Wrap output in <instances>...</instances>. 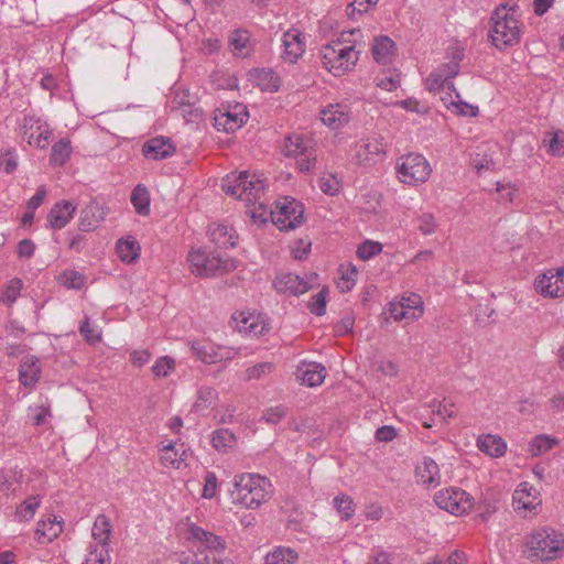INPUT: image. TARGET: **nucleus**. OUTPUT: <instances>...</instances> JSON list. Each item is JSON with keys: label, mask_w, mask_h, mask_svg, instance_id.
I'll return each instance as SVG.
<instances>
[{"label": "nucleus", "mask_w": 564, "mask_h": 564, "mask_svg": "<svg viewBox=\"0 0 564 564\" xmlns=\"http://www.w3.org/2000/svg\"><path fill=\"white\" fill-rule=\"evenodd\" d=\"M110 533L111 524L109 519L104 514H99L96 518L91 529V536L95 544H90L89 546H104L108 549Z\"/></svg>", "instance_id": "obj_34"}, {"label": "nucleus", "mask_w": 564, "mask_h": 564, "mask_svg": "<svg viewBox=\"0 0 564 564\" xmlns=\"http://www.w3.org/2000/svg\"><path fill=\"white\" fill-rule=\"evenodd\" d=\"M186 534L191 542L199 543L210 552H223L226 547V542L221 536L206 531L193 522L187 524Z\"/></svg>", "instance_id": "obj_18"}, {"label": "nucleus", "mask_w": 564, "mask_h": 564, "mask_svg": "<svg viewBox=\"0 0 564 564\" xmlns=\"http://www.w3.org/2000/svg\"><path fill=\"white\" fill-rule=\"evenodd\" d=\"M528 557L541 561H554L564 554V539L553 529L534 531L525 542Z\"/></svg>", "instance_id": "obj_4"}, {"label": "nucleus", "mask_w": 564, "mask_h": 564, "mask_svg": "<svg viewBox=\"0 0 564 564\" xmlns=\"http://www.w3.org/2000/svg\"><path fill=\"white\" fill-rule=\"evenodd\" d=\"M400 160L401 163L397 164V171L402 183L416 185L427 181L432 169L423 155L410 153Z\"/></svg>", "instance_id": "obj_9"}, {"label": "nucleus", "mask_w": 564, "mask_h": 564, "mask_svg": "<svg viewBox=\"0 0 564 564\" xmlns=\"http://www.w3.org/2000/svg\"><path fill=\"white\" fill-rule=\"evenodd\" d=\"M304 35L299 30H289L282 37V58L288 63H296L305 51Z\"/></svg>", "instance_id": "obj_19"}, {"label": "nucleus", "mask_w": 564, "mask_h": 564, "mask_svg": "<svg viewBox=\"0 0 564 564\" xmlns=\"http://www.w3.org/2000/svg\"><path fill=\"white\" fill-rule=\"evenodd\" d=\"M549 140L544 139V142H547L549 152L553 155H561L564 153V139L560 138V132H547Z\"/></svg>", "instance_id": "obj_61"}, {"label": "nucleus", "mask_w": 564, "mask_h": 564, "mask_svg": "<svg viewBox=\"0 0 564 564\" xmlns=\"http://www.w3.org/2000/svg\"><path fill=\"white\" fill-rule=\"evenodd\" d=\"M221 187L226 194L243 200L247 206L258 204L260 208L263 207L261 198L264 194L265 178L261 175L247 171L231 173L223 180Z\"/></svg>", "instance_id": "obj_2"}, {"label": "nucleus", "mask_w": 564, "mask_h": 564, "mask_svg": "<svg viewBox=\"0 0 564 564\" xmlns=\"http://www.w3.org/2000/svg\"><path fill=\"white\" fill-rule=\"evenodd\" d=\"M274 370V365L272 362H260L254 366L249 367L245 372L246 380H259L267 375H270Z\"/></svg>", "instance_id": "obj_52"}, {"label": "nucleus", "mask_w": 564, "mask_h": 564, "mask_svg": "<svg viewBox=\"0 0 564 564\" xmlns=\"http://www.w3.org/2000/svg\"><path fill=\"white\" fill-rule=\"evenodd\" d=\"M218 480L215 473L208 471L204 478L202 496L205 499H213L217 495Z\"/></svg>", "instance_id": "obj_58"}, {"label": "nucleus", "mask_w": 564, "mask_h": 564, "mask_svg": "<svg viewBox=\"0 0 564 564\" xmlns=\"http://www.w3.org/2000/svg\"><path fill=\"white\" fill-rule=\"evenodd\" d=\"M72 154V144L69 139L64 138L58 142L54 143L52 147V152L50 155V163L54 166L64 165Z\"/></svg>", "instance_id": "obj_41"}, {"label": "nucleus", "mask_w": 564, "mask_h": 564, "mask_svg": "<svg viewBox=\"0 0 564 564\" xmlns=\"http://www.w3.org/2000/svg\"><path fill=\"white\" fill-rule=\"evenodd\" d=\"M337 512L341 516V519L347 521L355 513V503L352 499L347 495L336 496L333 500Z\"/></svg>", "instance_id": "obj_48"}, {"label": "nucleus", "mask_w": 564, "mask_h": 564, "mask_svg": "<svg viewBox=\"0 0 564 564\" xmlns=\"http://www.w3.org/2000/svg\"><path fill=\"white\" fill-rule=\"evenodd\" d=\"M297 557L295 550L286 546H275L265 555L264 564H294Z\"/></svg>", "instance_id": "obj_38"}, {"label": "nucleus", "mask_w": 564, "mask_h": 564, "mask_svg": "<svg viewBox=\"0 0 564 564\" xmlns=\"http://www.w3.org/2000/svg\"><path fill=\"white\" fill-rule=\"evenodd\" d=\"M175 148L170 141L163 137H156L148 140L142 147V153L150 160H163L174 154Z\"/></svg>", "instance_id": "obj_26"}, {"label": "nucleus", "mask_w": 564, "mask_h": 564, "mask_svg": "<svg viewBox=\"0 0 564 564\" xmlns=\"http://www.w3.org/2000/svg\"><path fill=\"white\" fill-rule=\"evenodd\" d=\"M382 251V245L378 241L366 240L357 249V257L361 260H369Z\"/></svg>", "instance_id": "obj_53"}, {"label": "nucleus", "mask_w": 564, "mask_h": 564, "mask_svg": "<svg viewBox=\"0 0 564 564\" xmlns=\"http://www.w3.org/2000/svg\"><path fill=\"white\" fill-rule=\"evenodd\" d=\"M477 446L482 453L491 457H500L507 449V445L501 437L490 434L480 436Z\"/></svg>", "instance_id": "obj_35"}, {"label": "nucleus", "mask_w": 564, "mask_h": 564, "mask_svg": "<svg viewBox=\"0 0 564 564\" xmlns=\"http://www.w3.org/2000/svg\"><path fill=\"white\" fill-rule=\"evenodd\" d=\"M282 153L288 158H295L301 172H310L315 166L317 159L316 150L311 140H305L300 134H293L285 138Z\"/></svg>", "instance_id": "obj_7"}, {"label": "nucleus", "mask_w": 564, "mask_h": 564, "mask_svg": "<svg viewBox=\"0 0 564 564\" xmlns=\"http://www.w3.org/2000/svg\"><path fill=\"white\" fill-rule=\"evenodd\" d=\"M131 203L135 212L141 216L150 213V194L145 186L139 184L131 193Z\"/></svg>", "instance_id": "obj_42"}, {"label": "nucleus", "mask_w": 564, "mask_h": 564, "mask_svg": "<svg viewBox=\"0 0 564 564\" xmlns=\"http://www.w3.org/2000/svg\"><path fill=\"white\" fill-rule=\"evenodd\" d=\"M371 53L375 61L379 64H388L395 53V43L386 35L375 37Z\"/></svg>", "instance_id": "obj_31"}, {"label": "nucleus", "mask_w": 564, "mask_h": 564, "mask_svg": "<svg viewBox=\"0 0 564 564\" xmlns=\"http://www.w3.org/2000/svg\"><path fill=\"white\" fill-rule=\"evenodd\" d=\"M426 86L430 91L443 89L445 86L448 89L454 88L453 83H448L442 73L431 74L426 79Z\"/></svg>", "instance_id": "obj_59"}, {"label": "nucleus", "mask_w": 564, "mask_h": 564, "mask_svg": "<svg viewBox=\"0 0 564 564\" xmlns=\"http://www.w3.org/2000/svg\"><path fill=\"white\" fill-rule=\"evenodd\" d=\"M321 54L323 66L334 76H343L352 69L359 59V52L354 46H343L339 40L323 45Z\"/></svg>", "instance_id": "obj_6"}, {"label": "nucleus", "mask_w": 564, "mask_h": 564, "mask_svg": "<svg viewBox=\"0 0 564 564\" xmlns=\"http://www.w3.org/2000/svg\"><path fill=\"white\" fill-rule=\"evenodd\" d=\"M28 412L29 417L35 426L45 424L52 416L51 405L48 403L30 405Z\"/></svg>", "instance_id": "obj_45"}, {"label": "nucleus", "mask_w": 564, "mask_h": 564, "mask_svg": "<svg viewBox=\"0 0 564 564\" xmlns=\"http://www.w3.org/2000/svg\"><path fill=\"white\" fill-rule=\"evenodd\" d=\"M19 165V155L14 149H8L0 156V167L7 174L13 173Z\"/></svg>", "instance_id": "obj_54"}, {"label": "nucleus", "mask_w": 564, "mask_h": 564, "mask_svg": "<svg viewBox=\"0 0 564 564\" xmlns=\"http://www.w3.org/2000/svg\"><path fill=\"white\" fill-rule=\"evenodd\" d=\"M21 129L29 145L45 149L50 144L52 130L41 118L31 115L24 116Z\"/></svg>", "instance_id": "obj_12"}, {"label": "nucleus", "mask_w": 564, "mask_h": 564, "mask_svg": "<svg viewBox=\"0 0 564 564\" xmlns=\"http://www.w3.org/2000/svg\"><path fill=\"white\" fill-rule=\"evenodd\" d=\"M451 106L455 109V112L463 116L476 117L479 112L477 106L469 105L465 101H451Z\"/></svg>", "instance_id": "obj_64"}, {"label": "nucleus", "mask_w": 564, "mask_h": 564, "mask_svg": "<svg viewBox=\"0 0 564 564\" xmlns=\"http://www.w3.org/2000/svg\"><path fill=\"white\" fill-rule=\"evenodd\" d=\"M21 288V280L15 279L10 281L6 290L2 292L1 301L9 304L13 303L18 299Z\"/></svg>", "instance_id": "obj_60"}, {"label": "nucleus", "mask_w": 564, "mask_h": 564, "mask_svg": "<svg viewBox=\"0 0 564 564\" xmlns=\"http://www.w3.org/2000/svg\"><path fill=\"white\" fill-rule=\"evenodd\" d=\"M415 476L417 482L430 488L440 484V468L438 465L430 457H424L423 462L416 466Z\"/></svg>", "instance_id": "obj_28"}, {"label": "nucleus", "mask_w": 564, "mask_h": 564, "mask_svg": "<svg viewBox=\"0 0 564 564\" xmlns=\"http://www.w3.org/2000/svg\"><path fill=\"white\" fill-rule=\"evenodd\" d=\"M492 30L489 34L491 43L498 50L517 45L521 39L519 21L507 10V4L495 9L491 15Z\"/></svg>", "instance_id": "obj_5"}, {"label": "nucleus", "mask_w": 564, "mask_h": 564, "mask_svg": "<svg viewBox=\"0 0 564 564\" xmlns=\"http://www.w3.org/2000/svg\"><path fill=\"white\" fill-rule=\"evenodd\" d=\"M319 120L330 130H339L350 120L348 106L344 104L329 105L319 111Z\"/></svg>", "instance_id": "obj_20"}, {"label": "nucleus", "mask_w": 564, "mask_h": 564, "mask_svg": "<svg viewBox=\"0 0 564 564\" xmlns=\"http://www.w3.org/2000/svg\"><path fill=\"white\" fill-rule=\"evenodd\" d=\"M232 486L234 488L229 491L231 502L245 509H259L273 495L270 479L259 474L241 473L235 475Z\"/></svg>", "instance_id": "obj_1"}, {"label": "nucleus", "mask_w": 564, "mask_h": 564, "mask_svg": "<svg viewBox=\"0 0 564 564\" xmlns=\"http://www.w3.org/2000/svg\"><path fill=\"white\" fill-rule=\"evenodd\" d=\"M180 564H223V561L218 558L215 554H195V555H188V554H181L178 556Z\"/></svg>", "instance_id": "obj_51"}, {"label": "nucleus", "mask_w": 564, "mask_h": 564, "mask_svg": "<svg viewBox=\"0 0 564 564\" xmlns=\"http://www.w3.org/2000/svg\"><path fill=\"white\" fill-rule=\"evenodd\" d=\"M341 184L336 175L328 174L319 180V189L326 195L334 196L339 193Z\"/></svg>", "instance_id": "obj_55"}, {"label": "nucleus", "mask_w": 564, "mask_h": 564, "mask_svg": "<svg viewBox=\"0 0 564 564\" xmlns=\"http://www.w3.org/2000/svg\"><path fill=\"white\" fill-rule=\"evenodd\" d=\"M399 303L408 313L411 321H416L422 317L424 313V303L419 294L411 293L408 296H402Z\"/></svg>", "instance_id": "obj_40"}, {"label": "nucleus", "mask_w": 564, "mask_h": 564, "mask_svg": "<svg viewBox=\"0 0 564 564\" xmlns=\"http://www.w3.org/2000/svg\"><path fill=\"white\" fill-rule=\"evenodd\" d=\"M229 48L235 56L246 57L252 51L250 34L246 30H236L229 36Z\"/></svg>", "instance_id": "obj_33"}, {"label": "nucleus", "mask_w": 564, "mask_h": 564, "mask_svg": "<svg viewBox=\"0 0 564 564\" xmlns=\"http://www.w3.org/2000/svg\"><path fill=\"white\" fill-rule=\"evenodd\" d=\"M117 253L123 262L131 263L140 257V246L132 237L121 238L117 242Z\"/></svg>", "instance_id": "obj_37"}, {"label": "nucleus", "mask_w": 564, "mask_h": 564, "mask_svg": "<svg viewBox=\"0 0 564 564\" xmlns=\"http://www.w3.org/2000/svg\"><path fill=\"white\" fill-rule=\"evenodd\" d=\"M556 444V438H552L544 434L538 435L530 443L529 452L531 453L532 456H539L553 448V446Z\"/></svg>", "instance_id": "obj_46"}, {"label": "nucleus", "mask_w": 564, "mask_h": 564, "mask_svg": "<svg viewBox=\"0 0 564 564\" xmlns=\"http://www.w3.org/2000/svg\"><path fill=\"white\" fill-rule=\"evenodd\" d=\"M106 210L104 205L93 199L80 212L79 228L83 231H91L96 229L105 219Z\"/></svg>", "instance_id": "obj_22"}, {"label": "nucleus", "mask_w": 564, "mask_h": 564, "mask_svg": "<svg viewBox=\"0 0 564 564\" xmlns=\"http://www.w3.org/2000/svg\"><path fill=\"white\" fill-rule=\"evenodd\" d=\"M386 155L382 138H367L356 143L354 161L360 166H372L381 162Z\"/></svg>", "instance_id": "obj_13"}, {"label": "nucleus", "mask_w": 564, "mask_h": 564, "mask_svg": "<svg viewBox=\"0 0 564 564\" xmlns=\"http://www.w3.org/2000/svg\"><path fill=\"white\" fill-rule=\"evenodd\" d=\"M235 443V435L228 429H219L213 433L212 444L218 451H226Z\"/></svg>", "instance_id": "obj_47"}, {"label": "nucleus", "mask_w": 564, "mask_h": 564, "mask_svg": "<svg viewBox=\"0 0 564 564\" xmlns=\"http://www.w3.org/2000/svg\"><path fill=\"white\" fill-rule=\"evenodd\" d=\"M40 359L35 356H25L19 366V380L23 387L33 388L41 377Z\"/></svg>", "instance_id": "obj_27"}, {"label": "nucleus", "mask_w": 564, "mask_h": 564, "mask_svg": "<svg viewBox=\"0 0 564 564\" xmlns=\"http://www.w3.org/2000/svg\"><path fill=\"white\" fill-rule=\"evenodd\" d=\"M239 333L258 337L269 330V324L262 314L256 312H240L234 316Z\"/></svg>", "instance_id": "obj_16"}, {"label": "nucleus", "mask_w": 564, "mask_h": 564, "mask_svg": "<svg viewBox=\"0 0 564 564\" xmlns=\"http://www.w3.org/2000/svg\"><path fill=\"white\" fill-rule=\"evenodd\" d=\"M187 261L191 272L198 278H213L237 269L238 261L230 257L207 253L202 248L192 249Z\"/></svg>", "instance_id": "obj_3"}, {"label": "nucleus", "mask_w": 564, "mask_h": 564, "mask_svg": "<svg viewBox=\"0 0 564 564\" xmlns=\"http://www.w3.org/2000/svg\"><path fill=\"white\" fill-rule=\"evenodd\" d=\"M541 502L542 500L538 490L527 481L520 484L514 490L513 503L518 510L533 511Z\"/></svg>", "instance_id": "obj_23"}, {"label": "nucleus", "mask_w": 564, "mask_h": 564, "mask_svg": "<svg viewBox=\"0 0 564 564\" xmlns=\"http://www.w3.org/2000/svg\"><path fill=\"white\" fill-rule=\"evenodd\" d=\"M42 505V496L32 495L21 501L15 508V520L19 522H30Z\"/></svg>", "instance_id": "obj_32"}, {"label": "nucleus", "mask_w": 564, "mask_h": 564, "mask_svg": "<svg viewBox=\"0 0 564 564\" xmlns=\"http://www.w3.org/2000/svg\"><path fill=\"white\" fill-rule=\"evenodd\" d=\"M218 397V392L212 387H202L197 391V398L193 403V410L203 411L210 406Z\"/></svg>", "instance_id": "obj_44"}, {"label": "nucleus", "mask_w": 564, "mask_h": 564, "mask_svg": "<svg viewBox=\"0 0 564 564\" xmlns=\"http://www.w3.org/2000/svg\"><path fill=\"white\" fill-rule=\"evenodd\" d=\"M315 279V273L311 274L307 279L301 278L294 273H281L274 279L273 286L281 293L301 295L313 288Z\"/></svg>", "instance_id": "obj_15"}, {"label": "nucleus", "mask_w": 564, "mask_h": 564, "mask_svg": "<svg viewBox=\"0 0 564 564\" xmlns=\"http://www.w3.org/2000/svg\"><path fill=\"white\" fill-rule=\"evenodd\" d=\"M317 375V362L315 361H305L302 360L294 372L295 379L304 386L315 387L316 380L315 377Z\"/></svg>", "instance_id": "obj_39"}, {"label": "nucleus", "mask_w": 564, "mask_h": 564, "mask_svg": "<svg viewBox=\"0 0 564 564\" xmlns=\"http://www.w3.org/2000/svg\"><path fill=\"white\" fill-rule=\"evenodd\" d=\"M210 240L219 248H232L237 245L235 230L224 224H213L208 227Z\"/></svg>", "instance_id": "obj_29"}, {"label": "nucleus", "mask_w": 564, "mask_h": 564, "mask_svg": "<svg viewBox=\"0 0 564 564\" xmlns=\"http://www.w3.org/2000/svg\"><path fill=\"white\" fill-rule=\"evenodd\" d=\"M83 564H111L109 551L104 546H89Z\"/></svg>", "instance_id": "obj_50"}, {"label": "nucleus", "mask_w": 564, "mask_h": 564, "mask_svg": "<svg viewBox=\"0 0 564 564\" xmlns=\"http://www.w3.org/2000/svg\"><path fill=\"white\" fill-rule=\"evenodd\" d=\"M169 106L173 111H181L184 118L187 116H197V109L193 108L192 96L185 89L175 88L172 91Z\"/></svg>", "instance_id": "obj_30"}, {"label": "nucleus", "mask_w": 564, "mask_h": 564, "mask_svg": "<svg viewBox=\"0 0 564 564\" xmlns=\"http://www.w3.org/2000/svg\"><path fill=\"white\" fill-rule=\"evenodd\" d=\"M435 503L452 514L460 516L474 506L473 497L459 488L441 490L435 495Z\"/></svg>", "instance_id": "obj_11"}, {"label": "nucleus", "mask_w": 564, "mask_h": 564, "mask_svg": "<svg viewBox=\"0 0 564 564\" xmlns=\"http://www.w3.org/2000/svg\"><path fill=\"white\" fill-rule=\"evenodd\" d=\"M62 531L63 521H58L56 517H47L37 521L34 538L39 544H50Z\"/></svg>", "instance_id": "obj_24"}, {"label": "nucleus", "mask_w": 564, "mask_h": 564, "mask_svg": "<svg viewBox=\"0 0 564 564\" xmlns=\"http://www.w3.org/2000/svg\"><path fill=\"white\" fill-rule=\"evenodd\" d=\"M58 282L67 289L79 290L86 284V276L75 270H65L58 275Z\"/></svg>", "instance_id": "obj_43"}, {"label": "nucleus", "mask_w": 564, "mask_h": 564, "mask_svg": "<svg viewBox=\"0 0 564 564\" xmlns=\"http://www.w3.org/2000/svg\"><path fill=\"white\" fill-rule=\"evenodd\" d=\"M248 112L242 105H236L232 110H219L214 118V126L218 131L234 132L247 120Z\"/></svg>", "instance_id": "obj_17"}, {"label": "nucleus", "mask_w": 564, "mask_h": 564, "mask_svg": "<svg viewBox=\"0 0 564 564\" xmlns=\"http://www.w3.org/2000/svg\"><path fill=\"white\" fill-rule=\"evenodd\" d=\"M286 415V408L282 404L271 406L263 413L262 419L270 424H278Z\"/></svg>", "instance_id": "obj_57"}, {"label": "nucleus", "mask_w": 564, "mask_h": 564, "mask_svg": "<svg viewBox=\"0 0 564 564\" xmlns=\"http://www.w3.org/2000/svg\"><path fill=\"white\" fill-rule=\"evenodd\" d=\"M76 205L69 200L56 203L47 215V223L52 229L64 228L73 218Z\"/></svg>", "instance_id": "obj_25"}, {"label": "nucleus", "mask_w": 564, "mask_h": 564, "mask_svg": "<svg viewBox=\"0 0 564 564\" xmlns=\"http://www.w3.org/2000/svg\"><path fill=\"white\" fill-rule=\"evenodd\" d=\"M270 217L280 230L294 229L303 221V206L294 198L283 197L270 210Z\"/></svg>", "instance_id": "obj_8"}, {"label": "nucleus", "mask_w": 564, "mask_h": 564, "mask_svg": "<svg viewBox=\"0 0 564 564\" xmlns=\"http://www.w3.org/2000/svg\"><path fill=\"white\" fill-rule=\"evenodd\" d=\"M535 291L544 297L564 296V268L550 269L534 281Z\"/></svg>", "instance_id": "obj_14"}, {"label": "nucleus", "mask_w": 564, "mask_h": 564, "mask_svg": "<svg viewBox=\"0 0 564 564\" xmlns=\"http://www.w3.org/2000/svg\"><path fill=\"white\" fill-rule=\"evenodd\" d=\"M252 80L254 84L260 87L261 90L264 91H276L280 88V78L279 76L271 69H256L251 74Z\"/></svg>", "instance_id": "obj_36"}, {"label": "nucleus", "mask_w": 564, "mask_h": 564, "mask_svg": "<svg viewBox=\"0 0 564 564\" xmlns=\"http://www.w3.org/2000/svg\"><path fill=\"white\" fill-rule=\"evenodd\" d=\"M188 345L196 358L207 365L232 360L239 356L237 348L219 346L207 340H192Z\"/></svg>", "instance_id": "obj_10"}, {"label": "nucleus", "mask_w": 564, "mask_h": 564, "mask_svg": "<svg viewBox=\"0 0 564 564\" xmlns=\"http://www.w3.org/2000/svg\"><path fill=\"white\" fill-rule=\"evenodd\" d=\"M176 362L169 356L160 357L152 366V373L155 378H165L175 370Z\"/></svg>", "instance_id": "obj_49"}, {"label": "nucleus", "mask_w": 564, "mask_h": 564, "mask_svg": "<svg viewBox=\"0 0 564 564\" xmlns=\"http://www.w3.org/2000/svg\"><path fill=\"white\" fill-rule=\"evenodd\" d=\"M356 275L357 269L351 264L348 265L345 271H341L340 282H338V288L341 292H348L352 289Z\"/></svg>", "instance_id": "obj_56"}, {"label": "nucleus", "mask_w": 564, "mask_h": 564, "mask_svg": "<svg viewBox=\"0 0 564 564\" xmlns=\"http://www.w3.org/2000/svg\"><path fill=\"white\" fill-rule=\"evenodd\" d=\"M79 332L83 335V337L91 344H95L100 340V332L97 328L90 326L88 318H86L82 323Z\"/></svg>", "instance_id": "obj_63"}, {"label": "nucleus", "mask_w": 564, "mask_h": 564, "mask_svg": "<svg viewBox=\"0 0 564 564\" xmlns=\"http://www.w3.org/2000/svg\"><path fill=\"white\" fill-rule=\"evenodd\" d=\"M417 221H419V230L427 236V235H432L435 232L436 230V223H435V218L432 214H423L421 215L419 218H417Z\"/></svg>", "instance_id": "obj_62"}, {"label": "nucleus", "mask_w": 564, "mask_h": 564, "mask_svg": "<svg viewBox=\"0 0 564 564\" xmlns=\"http://www.w3.org/2000/svg\"><path fill=\"white\" fill-rule=\"evenodd\" d=\"M189 449L182 443L177 446L176 443H169L160 448V462L166 468L180 469L186 462Z\"/></svg>", "instance_id": "obj_21"}]
</instances>
